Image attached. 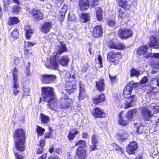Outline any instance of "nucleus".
<instances>
[{
  "mask_svg": "<svg viewBox=\"0 0 159 159\" xmlns=\"http://www.w3.org/2000/svg\"><path fill=\"white\" fill-rule=\"evenodd\" d=\"M150 109L154 113L159 112V105L157 103H152L151 104H148Z\"/></svg>",
  "mask_w": 159,
  "mask_h": 159,
  "instance_id": "nucleus-23",
  "label": "nucleus"
},
{
  "mask_svg": "<svg viewBox=\"0 0 159 159\" xmlns=\"http://www.w3.org/2000/svg\"><path fill=\"white\" fill-rule=\"evenodd\" d=\"M138 145L136 142L132 141L129 144L126 148V151L129 154H133L138 148Z\"/></svg>",
  "mask_w": 159,
  "mask_h": 159,
  "instance_id": "nucleus-11",
  "label": "nucleus"
},
{
  "mask_svg": "<svg viewBox=\"0 0 159 159\" xmlns=\"http://www.w3.org/2000/svg\"><path fill=\"white\" fill-rule=\"evenodd\" d=\"M67 50L66 44L63 42H60L55 49V51L53 53V57L51 58L50 64H46L47 67L51 69L57 70L58 68V61L56 59L57 55H61L63 53Z\"/></svg>",
  "mask_w": 159,
  "mask_h": 159,
  "instance_id": "nucleus-3",
  "label": "nucleus"
},
{
  "mask_svg": "<svg viewBox=\"0 0 159 159\" xmlns=\"http://www.w3.org/2000/svg\"><path fill=\"white\" fill-rule=\"evenodd\" d=\"M43 150L42 147H40L37 151V153L38 154H41Z\"/></svg>",
  "mask_w": 159,
  "mask_h": 159,
  "instance_id": "nucleus-63",
  "label": "nucleus"
},
{
  "mask_svg": "<svg viewBox=\"0 0 159 159\" xmlns=\"http://www.w3.org/2000/svg\"><path fill=\"white\" fill-rule=\"evenodd\" d=\"M103 34V31L101 25L95 26L93 29V36L95 38L101 37Z\"/></svg>",
  "mask_w": 159,
  "mask_h": 159,
  "instance_id": "nucleus-12",
  "label": "nucleus"
},
{
  "mask_svg": "<svg viewBox=\"0 0 159 159\" xmlns=\"http://www.w3.org/2000/svg\"><path fill=\"white\" fill-rule=\"evenodd\" d=\"M96 144H92V145L90 146V151H93L96 149Z\"/></svg>",
  "mask_w": 159,
  "mask_h": 159,
  "instance_id": "nucleus-53",
  "label": "nucleus"
},
{
  "mask_svg": "<svg viewBox=\"0 0 159 159\" xmlns=\"http://www.w3.org/2000/svg\"><path fill=\"white\" fill-rule=\"evenodd\" d=\"M18 72V70L16 68H14L12 72L13 82H18L17 78L18 77L17 74Z\"/></svg>",
  "mask_w": 159,
  "mask_h": 159,
  "instance_id": "nucleus-37",
  "label": "nucleus"
},
{
  "mask_svg": "<svg viewBox=\"0 0 159 159\" xmlns=\"http://www.w3.org/2000/svg\"><path fill=\"white\" fill-rule=\"evenodd\" d=\"M118 36L121 38H127L131 37L133 35L132 31L130 29H121L118 32Z\"/></svg>",
  "mask_w": 159,
  "mask_h": 159,
  "instance_id": "nucleus-9",
  "label": "nucleus"
},
{
  "mask_svg": "<svg viewBox=\"0 0 159 159\" xmlns=\"http://www.w3.org/2000/svg\"><path fill=\"white\" fill-rule=\"evenodd\" d=\"M121 55L120 52H118L116 51H111L107 54L108 60L110 61L113 62L115 61V63L118 64V59L121 58Z\"/></svg>",
  "mask_w": 159,
  "mask_h": 159,
  "instance_id": "nucleus-8",
  "label": "nucleus"
},
{
  "mask_svg": "<svg viewBox=\"0 0 159 159\" xmlns=\"http://www.w3.org/2000/svg\"><path fill=\"white\" fill-rule=\"evenodd\" d=\"M14 154L16 157V159H23V158L24 156H23L22 155L18 152H14Z\"/></svg>",
  "mask_w": 159,
  "mask_h": 159,
  "instance_id": "nucleus-46",
  "label": "nucleus"
},
{
  "mask_svg": "<svg viewBox=\"0 0 159 159\" xmlns=\"http://www.w3.org/2000/svg\"><path fill=\"white\" fill-rule=\"evenodd\" d=\"M67 7L66 5H64L61 9L58 14V16L61 20H63L66 13L67 11Z\"/></svg>",
  "mask_w": 159,
  "mask_h": 159,
  "instance_id": "nucleus-20",
  "label": "nucleus"
},
{
  "mask_svg": "<svg viewBox=\"0 0 159 159\" xmlns=\"http://www.w3.org/2000/svg\"><path fill=\"white\" fill-rule=\"evenodd\" d=\"M61 151L62 150L61 148H59L56 149L55 150V152L59 154L61 152Z\"/></svg>",
  "mask_w": 159,
  "mask_h": 159,
  "instance_id": "nucleus-59",
  "label": "nucleus"
},
{
  "mask_svg": "<svg viewBox=\"0 0 159 159\" xmlns=\"http://www.w3.org/2000/svg\"><path fill=\"white\" fill-rule=\"evenodd\" d=\"M42 97L44 101L49 102L55 98L53 89L52 87H44L42 88Z\"/></svg>",
  "mask_w": 159,
  "mask_h": 159,
  "instance_id": "nucleus-6",
  "label": "nucleus"
},
{
  "mask_svg": "<svg viewBox=\"0 0 159 159\" xmlns=\"http://www.w3.org/2000/svg\"><path fill=\"white\" fill-rule=\"evenodd\" d=\"M92 114L96 117H104L106 116L105 113L99 108L96 107L93 109Z\"/></svg>",
  "mask_w": 159,
  "mask_h": 159,
  "instance_id": "nucleus-14",
  "label": "nucleus"
},
{
  "mask_svg": "<svg viewBox=\"0 0 159 159\" xmlns=\"http://www.w3.org/2000/svg\"><path fill=\"white\" fill-rule=\"evenodd\" d=\"M140 75V72L135 68L132 69L130 71V76L131 77L135 76L138 77Z\"/></svg>",
  "mask_w": 159,
  "mask_h": 159,
  "instance_id": "nucleus-38",
  "label": "nucleus"
},
{
  "mask_svg": "<svg viewBox=\"0 0 159 159\" xmlns=\"http://www.w3.org/2000/svg\"><path fill=\"white\" fill-rule=\"evenodd\" d=\"M71 77L74 79L75 75H70L69 81L66 82L65 84V87L62 89L60 98V107L61 109L64 110L69 109L72 104V100L71 98H69L66 93L70 94L73 93L76 90V82L75 80H71Z\"/></svg>",
  "mask_w": 159,
  "mask_h": 159,
  "instance_id": "nucleus-1",
  "label": "nucleus"
},
{
  "mask_svg": "<svg viewBox=\"0 0 159 159\" xmlns=\"http://www.w3.org/2000/svg\"><path fill=\"white\" fill-rule=\"evenodd\" d=\"M148 47L146 46H141L137 50V53L139 55H144V57L148 55Z\"/></svg>",
  "mask_w": 159,
  "mask_h": 159,
  "instance_id": "nucleus-21",
  "label": "nucleus"
},
{
  "mask_svg": "<svg viewBox=\"0 0 159 159\" xmlns=\"http://www.w3.org/2000/svg\"><path fill=\"white\" fill-rule=\"evenodd\" d=\"M47 102L48 103V106L51 109L55 110H56L57 107V103L56 98H54L53 99L50 100L49 102Z\"/></svg>",
  "mask_w": 159,
  "mask_h": 159,
  "instance_id": "nucleus-22",
  "label": "nucleus"
},
{
  "mask_svg": "<svg viewBox=\"0 0 159 159\" xmlns=\"http://www.w3.org/2000/svg\"><path fill=\"white\" fill-rule=\"evenodd\" d=\"M134 125L137 129L136 130L137 133L138 134H141L142 133V131H140L141 127H142L140 126L141 124L140 123H135L134 124Z\"/></svg>",
  "mask_w": 159,
  "mask_h": 159,
  "instance_id": "nucleus-43",
  "label": "nucleus"
},
{
  "mask_svg": "<svg viewBox=\"0 0 159 159\" xmlns=\"http://www.w3.org/2000/svg\"><path fill=\"white\" fill-rule=\"evenodd\" d=\"M52 27V23L47 22L45 23L42 26L41 30L43 33H46L49 32Z\"/></svg>",
  "mask_w": 159,
  "mask_h": 159,
  "instance_id": "nucleus-18",
  "label": "nucleus"
},
{
  "mask_svg": "<svg viewBox=\"0 0 159 159\" xmlns=\"http://www.w3.org/2000/svg\"><path fill=\"white\" fill-rule=\"evenodd\" d=\"M52 133L51 131L49 132H47L45 136V137L47 138H50L52 136Z\"/></svg>",
  "mask_w": 159,
  "mask_h": 159,
  "instance_id": "nucleus-56",
  "label": "nucleus"
},
{
  "mask_svg": "<svg viewBox=\"0 0 159 159\" xmlns=\"http://www.w3.org/2000/svg\"><path fill=\"white\" fill-rule=\"evenodd\" d=\"M24 95H29L30 89L29 88H26L23 87Z\"/></svg>",
  "mask_w": 159,
  "mask_h": 159,
  "instance_id": "nucleus-48",
  "label": "nucleus"
},
{
  "mask_svg": "<svg viewBox=\"0 0 159 159\" xmlns=\"http://www.w3.org/2000/svg\"><path fill=\"white\" fill-rule=\"evenodd\" d=\"M45 144L44 140V139L41 140L39 143H38V145L40 147H42Z\"/></svg>",
  "mask_w": 159,
  "mask_h": 159,
  "instance_id": "nucleus-54",
  "label": "nucleus"
},
{
  "mask_svg": "<svg viewBox=\"0 0 159 159\" xmlns=\"http://www.w3.org/2000/svg\"><path fill=\"white\" fill-rule=\"evenodd\" d=\"M107 23L109 26L111 27H114L115 25V22L113 20H108Z\"/></svg>",
  "mask_w": 159,
  "mask_h": 159,
  "instance_id": "nucleus-47",
  "label": "nucleus"
},
{
  "mask_svg": "<svg viewBox=\"0 0 159 159\" xmlns=\"http://www.w3.org/2000/svg\"><path fill=\"white\" fill-rule=\"evenodd\" d=\"M150 110L148 104L145 107H143L141 109L140 112L142 118L145 121H149L150 118L153 116V114Z\"/></svg>",
  "mask_w": 159,
  "mask_h": 159,
  "instance_id": "nucleus-7",
  "label": "nucleus"
},
{
  "mask_svg": "<svg viewBox=\"0 0 159 159\" xmlns=\"http://www.w3.org/2000/svg\"><path fill=\"white\" fill-rule=\"evenodd\" d=\"M79 132L76 129H72L69 131V133L68 135V138L70 140H72L74 138L75 135L79 133Z\"/></svg>",
  "mask_w": 159,
  "mask_h": 159,
  "instance_id": "nucleus-27",
  "label": "nucleus"
},
{
  "mask_svg": "<svg viewBox=\"0 0 159 159\" xmlns=\"http://www.w3.org/2000/svg\"><path fill=\"white\" fill-rule=\"evenodd\" d=\"M105 98L104 94L102 93L97 97L93 98V101L94 103L97 104L104 101L105 100Z\"/></svg>",
  "mask_w": 159,
  "mask_h": 159,
  "instance_id": "nucleus-25",
  "label": "nucleus"
},
{
  "mask_svg": "<svg viewBox=\"0 0 159 159\" xmlns=\"http://www.w3.org/2000/svg\"><path fill=\"white\" fill-rule=\"evenodd\" d=\"M68 19L69 20L72 21H74L75 20L76 18L75 16L74 15L71 14L69 15Z\"/></svg>",
  "mask_w": 159,
  "mask_h": 159,
  "instance_id": "nucleus-51",
  "label": "nucleus"
},
{
  "mask_svg": "<svg viewBox=\"0 0 159 159\" xmlns=\"http://www.w3.org/2000/svg\"><path fill=\"white\" fill-rule=\"evenodd\" d=\"M91 141L92 144H97L98 142L97 136L94 134L93 135L91 138Z\"/></svg>",
  "mask_w": 159,
  "mask_h": 159,
  "instance_id": "nucleus-45",
  "label": "nucleus"
},
{
  "mask_svg": "<svg viewBox=\"0 0 159 159\" xmlns=\"http://www.w3.org/2000/svg\"><path fill=\"white\" fill-rule=\"evenodd\" d=\"M75 146H79L78 147H81L83 148L86 146V141L83 140H80L76 142L75 143Z\"/></svg>",
  "mask_w": 159,
  "mask_h": 159,
  "instance_id": "nucleus-40",
  "label": "nucleus"
},
{
  "mask_svg": "<svg viewBox=\"0 0 159 159\" xmlns=\"http://www.w3.org/2000/svg\"><path fill=\"white\" fill-rule=\"evenodd\" d=\"M119 5L125 9H128L130 7L131 3L129 0H118Z\"/></svg>",
  "mask_w": 159,
  "mask_h": 159,
  "instance_id": "nucleus-17",
  "label": "nucleus"
},
{
  "mask_svg": "<svg viewBox=\"0 0 159 159\" xmlns=\"http://www.w3.org/2000/svg\"><path fill=\"white\" fill-rule=\"evenodd\" d=\"M145 89L147 90L146 92L148 93L153 94L158 92V89L156 88L150 86H145Z\"/></svg>",
  "mask_w": 159,
  "mask_h": 159,
  "instance_id": "nucleus-29",
  "label": "nucleus"
},
{
  "mask_svg": "<svg viewBox=\"0 0 159 159\" xmlns=\"http://www.w3.org/2000/svg\"><path fill=\"white\" fill-rule=\"evenodd\" d=\"M14 137L15 141V147L19 151L23 152L25 149V137L23 130L22 129H16L15 132Z\"/></svg>",
  "mask_w": 159,
  "mask_h": 159,
  "instance_id": "nucleus-4",
  "label": "nucleus"
},
{
  "mask_svg": "<svg viewBox=\"0 0 159 159\" xmlns=\"http://www.w3.org/2000/svg\"><path fill=\"white\" fill-rule=\"evenodd\" d=\"M136 111L135 110H131L127 113L125 111H121L119 116L118 123L119 124L123 126H125L128 124Z\"/></svg>",
  "mask_w": 159,
  "mask_h": 159,
  "instance_id": "nucleus-5",
  "label": "nucleus"
},
{
  "mask_svg": "<svg viewBox=\"0 0 159 159\" xmlns=\"http://www.w3.org/2000/svg\"><path fill=\"white\" fill-rule=\"evenodd\" d=\"M20 20L16 17H10L9 18L8 24L10 25H14L19 22Z\"/></svg>",
  "mask_w": 159,
  "mask_h": 159,
  "instance_id": "nucleus-30",
  "label": "nucleus"
},
{
  "mask_svg": "<svg viewBox=\"0 0 159 159\" xmlns=\"http://www.w3.org/2000/svg\"><path fill=\"white\" fill-rule=\"evenodd\" d=\"M55 75H45L41 76V80L43 83L47 84L50 83L56 79Z\"/></svg>",
  "mask_w": 159,
  "mask_h": 159,
  "instance_id": "nucleus-10",
  "label": "nucleus"
},
{
  "mask_svg": "<svg viewBox=\"0 0 159 159\" xmlns=\"http://www.w3.org/2000/svg\"><path fill=\"white\" fill-rule=\"evenodd\" d=\"M108 46L111 48L116 49V44H115L112 42H110L108 43Z\"/></svg>",
  "mask_w": 159,
  "mask_h": 159,
  "instance_id": "nucleus-50",
  "label": "nucleus"
},
{
  "mask_svg": "<svg viewBox=\"0 0 159 159\" xmlns=\"http://www.w3.org/2000/svg\"><path fill=\"white\" fill-rule=\"evenodd\" d=\"M96 17L98 21H101L102 18V11L101 8H98L96 11Z\"/></svg>",
  "mask_w": 159,
  "mask_h": 159,
  "instance_id": "nucleus-36",
  "label": "nucleus"
},
{
  "mask_svg": "<svg viewBox=\"0 0 159 159\" xmlns=\"http://www.w3.org/2000/svg\"><path fill=\"white\" fill-rule=\"evenodd\" d=\"M96 87L98 90L100 92H102L104 90L105 84L103 79L99 80L96 82Z\"/></svg>",
  "mask_w": 159,
  "mask_h": 159,
  "instance_id": "nucleus-19",
  "label": "nucleus"
},
{
  "mask_svg": "<svg viewBox=\"0 0 159 159\" xmlns=\"http://www.w3.org/2000/svg\"><path fill=\"white\" fill-rule=\"evenodd\" d=\"M115 149L118 151L120 152V153H123V149L119 146L117 147V148H116Z\"/></svg>",
  "mask_w": 159,
  "mask_h": 159,
  "instance_id": "nucleus-57",
  "label": "nucleus"
},
{
  "mask_svg": "<svg viewBox=\"0 0 159 159\" xmlns=\"http://www.w3.org/2000/svg\"><path fill=\"white\" fill-rule=\"evenodd\" d=\"M49 152L52 153L53 152H55V150H54V148L53 147H51L49 148Z\"/></svg>",
  "mask_w": 159,
  "mask_h": 159,
  "instance_id": "nucleus-61",
  "label": "nucleus"
},
{
  "mask_svg": "<svg viewBox=\"0 0 159 159\" xmlns=\"http://www.w3.org/2000/svg\"><path fill=\"white\" fill-rule=\"evenodd\" d=\"M98 62L100 65V67H102V61L101 57L100 56H99L98 57Z\"/></svg>",
  "mask_w": 159,
  "mask_h": 159,
  "instance_id": "nucleus-60",
  "label": "nucleus"
},
{
  "mask_svg": "<svg viewBox=\"0 0 159 159\" xmlns=\"http://www.w3.org/2000/svg\"><path fill=\"white\" fill-rule=\"evenodd\" d=\"M137 86L136 83L134 81H132L130 82L129 85L126 86L124 89L123 92V97L125 98L128 100L125 103V108H127L131 107L132 106V103L136 101L137 98L134 95H131V93L132 89L136 88Z\"/></svg>",
  "mask_w": 159,
  "mask_h": 159,
  "instance_id": "nucleus-2",
  "label": "nucleus"
},
{
  "mask_svg": "<svg viewBox=\"0 0 159 159\" xmlns=\"http://www.w3.org/2000/svg\"><path fill=\"white\" fill-rule=\"evenodd\" d=\"M79 6L81 10L85 11L89 7L88 0H80L79 1Z\"/></svg>",
  "mask_w": 159,
  "mask_h": 159,
  "instance_id": "nucleus-16",
  "label": "nucleus"
},
{
  "mask_svg": "<svg viewBox=\"0 0 159 159\" xmlns=\"http://www.w3.org/2000/svg\"><path fill=\"white\" fill-rule=\"evenodd\" d=\"M3 1L4 6L5 7H6L7 5L12 3L13 2L18 5H19L20 2L19 0H3Z\"/></svg>",
  "mask_w": 159,
  "mask_h": 159,
  "instance_id": "nucleus-39",
  "label": "nucleus"
},
{
  "mask_svg": "<svg viewBox=\"0 0 159 159\" xmlns=\"http://www.w3.org/2000/svg\"><path fill=\"white\" fill-rule=\"evenodd\" d=\"M124 13V11L121 9L119 10L118 11V15L120 17H122Z\"/></svg>",
  "mask_w": 159,
  "mask_h": 159,
  "instance_id": "nucleus-58",
  "label": "nucleus"
},
{
  "mask_svg": "<svg viewBox=\"0 0 159 159\" xmlns=\"http://www.w3.org/2000/svg\"><path fill=\"white\" fill-rule=\"evenodd\" d=\"M18 30L17 28H15L11 33L12 36L16 38H18Z\"/></svg>",
  "mask_w": 159,
  "mask_h": 159,
  "instance_id": "nucleus-44",
  "label": "nucleus"
},
{
  "mask_svg": "<svg viewBox=\"0 0 159 159\" xmlns=\"http://www.w3.org/2000/svg\"><path fill=\"white\" fill-rule=\"evenodd\" d=\"M125 48V45L124 43H120L116 44V49H123Z\"/></svg>",
  "mask_w": 159,
  "mask_h": 159,
  "instance_id": "nucleus-42",
  "label": "nucleus"
},
{
  "mask_svg": "<svg viewBox=\"0 0 159 159\" xmlns=\"http://www.w3.org/2000/svg\"><path fill=\"white\" fill-rule=\"evenodd\" d=\"M76 154L79 159H85L87 156L85 149L81 147H78L76 151Z\"/></svg>",
  "mask_w": 159,
  "mask_h": 159,
  "instance_id": "nucleus-15",
  "label": "nucleus"
},
{
  "mask_svg": "<svg viewBox=\"0 0 159 159\" xmlns=\"http://www.w3.org/2000/svg\"><path fill=\"white\" fill-rule=\"evenodd\" d=\"M114 99L117 102H119L118 101L120 100V98H118V96L117 94H114L113 96Z\"/></svg>",
  "mask_w": 159,
  "mask_h": 159,
  "instance_id": "nucleus-55",
  "label": "nucleus"
},
{
  "mask_svg": "<svg viewBox=\"0 0 159 159\" xmlns=\"http://www.w3.org/2000/svg\"><path fill=\"white\" fill-rule=\"evenodd\" d=\"M148 78L146 76H144L141 81V84H143L146 83L148 81Z\"/></svg>",
  "mask_w": 159,
  "mask_h": 159,
  "instance_id": "nucleus-52",
  "label": "nucleus"
},
{
  "mask_svg": "<svg viewBox=\"0 0 159 159\" xmlns=\"http://www.w3.org/2000/svg\"><path fill=\"white\" fill-rule=\"evenodd\" d=\"M20 11V7H19L15 6L13 7L12 11L13 12L16 13H18Z\"/></svg>",
  "mask_w": 159,
  "mask_h": 159,
  "instance_id": "nucleus-49",
  "label": "nucleus"
},
{
  "mask_svg": "<svg viewBox=\"0 0 159 159\" xmlns=\"http://www.w3.org/2000/svg\"><path fill=\"white\" fill-rule=\"evenodd\" d=\"M25 30L26 32V39H29L33 33V30L30 28L29 26H26L25 27Z\"/></svg>",
  "mask_w": 159,
  "mask_h": 159,
  "instance_id": "nucleus-34",
  "label": "nucleus"
},
{
  "mask_svg": "<svg viewBox=\"0 0 159 159\" xmlns=\"http://www.w3.org/2000/svg\"><path fill=\"white\" fill-rule=\"evenodd\" d=\"M13 85H12V92L14 95H16L20 92L18 90V89L19 88V85L18 82H13Z\"/></svg>",
  "mask_w": 159,
  "mask_h": 159,
  "instance_id": "nucleus-32",
  "label": "nucleus"
},
{
  "mask_svg": "<svg viewBox=\"0 0 159 159\" xmlns=\"http://www.w3.org/2000/svg\"><path fill=\"white\" fill-rule=\"evenodd\" d=\"M40 119L41 121V122L44 124L48 123L49 121V117L43 113H41L40 114Z\"/></svg>",
  "mask_w": 159,
  "mask_h": 159,
  "instance_id": "nucleus-31",
  "label": "nucleus"
},
{
  "mask_svg": "<svg viewBox=\"0 0 159 159\" xmlns=\"http://www.w3.org/2000/svg\"><path fill=\"white\" fill-rule=\"evenodd\" d=\"M88 137V134L86 133H83L82 134V137L83 138L87 139Z\"/></svg>",
  "mask_w": 159,
  "mask_h": 159,
  "instance_id": "nucleus-64",
  "label": "nucleus"
},
{
  "mask_svg": "<svg viewBox=\"0 0 159 159\" xmlns=\"http://www.w3.org/2000/svg\"><path fill=\"white\" fill-rule=\"evenodd\" d=\"M117 139L120 142L125 140L128 138V134L127 132L123 129H120L117 134Z\"/></svg>",
  "mask_w": 159,
  "mask_h": 159,
  "instance_id": "nucleus-13",
  "label": "nucleus"
},
{
  "mask_svg": "<svg viewBox=\"0 0 159 159\" xmlns=\"http://www.w3.org/2000/svg\"><path fill=\"white\" fill-rule=\"evenodd\" d=\"M90 19V15L89 14L84 13L82 14L80 20L81 21L86 23L88 22Z\"/></svg>",
  "mask_w": 159,
  "mask_h": 159,
  "instance_id": "nucleus-33",
  "label": "nucleus"
},
{
  "mask_svg": "<svg viewBox=\"0 0 159 159\" xmlns=\"http://www.w3.org/2000/svg\"><path fill=\"white\" fill-rule=\"evenodd\" d=\"M35 44V43L32 42H27V47L29 48L33 46Z\"/></svg>",
  "mask_w": 159,
  "mask_h": 159,
  "instance_id": "nucleus-62",
  "label": "nucleus"
},
{
  "mask_svg": "<svg viewBox=\"0 0 159 159\" xmlns=\"http://www.w3.org/2000/svg\"><path fill=\"white\" fill-rule=\"evenodd\" d=\"M36 130L37 132L38 135L41 136L43 134L45 131V129L41 126L37 125Z\"/></svg>",
  "mask_w": 159,
  "mask_h": 159,
  "instance_id": "nucleus-35",
  "label": "nucleus"
},
{
  "mask_svg": "<svg viewBox=\"0 0 159 159\" xmlns=\"http://www.w3.org/2000/svg\"><path fill=\"white\" fill-rule=\"evenodd\" d=\"M69 59L67 56H63L59 60V62L60 64L63 66H67V65Z\"/></svg>",
  "mask_w": 159,
  "mask_h": 159,
  "instance_id": "nucleus-26",
  "label": "nucleus"
},
{
  "mask_svg": "<svg viewBox=\"0 0 159 159\" xmlns=\"http://www.w3.org/2000/svg\"><path fill=\"white\" fill-rule=\"evenodd\" d=\"M85 96V91L84 86L80 84V93L78 97L79 100L83 99Z\"/></svg>",
  "mask_w": 159,
  "mask_h": 159,
  "instance_id": "nucleus-24",
  "label": "nucleus"
},
{
  "mask_svg": "<svg viewBox=\"0 0 159 159\" xmlns=\"http://www.w3.org/2000/svg\"><path fill=\"white\" fill-rule=\"evenodd\" d=\"M33 13L34 18L38 20H42L43 18V15L39 11L34 10L33 11Z\"/></svg>",
  "mask_w": 159,
  "mask_h": 159,
  "instance_id": "nucleus-28",
  "label": "nucleus"
},
{
  "mask_svg": "<svg viewBox=\"0 0 159 159\" xmlns=\"http://www.w3.org/2000/svg\"><path fill=\"white\" fill-rule=\"evenodd\" d=\"M154 57L156 58H159V53H148V55L145 56V58H148L150 57Z\"/></svg>",
  "mask_w": 159,
  "mask_h": 159,
  "instance_id": "nucleus-41",
  "label": "nucleus"
}]
</instances>
